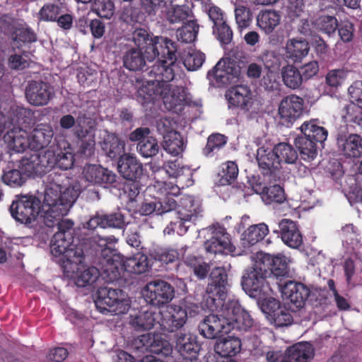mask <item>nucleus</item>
Returning <instances> with one entry per match:
<instances>
[{
	"label": "nucleus",
	"mask_w": 362,
	"mask_h": 362,
	"mask_svg": "<svg viewBox=\"0 0 362 362\" xmlns=\"http://www.w3.org/2000/svg\"><path fill=\"white\" fill-rule=\"evenodd\" d=\"M175 63L171 64L170 61L161 59L146 70V75L153 78L148 79L137 90V100L142 105L153 102L157 96L163 97L164 103H167L166 95L170 93L172 86L169 82L175 76Z\"/></svg>",
	"instance_id": "1"
},
{
	"label": "nucleus",
	"mask_w": 362,
	"mask_h": 362,
	"mask_svg": "<svg viewBox=\"0 0 362 362\" xmlns=\"http://www.w3.org/2000/svg\"><path fill=\"white\" fill-rule=\"evenodd\" d=\"M79 195L74 187H69L63 191L59 185H54L46 188L45 191L42 216L43 223L48 228L62 223V217L66 216ZM65 219H64V221Z\"/></svg>",
	"instance_id": "2"
},
{
	"label": "nucleus",
	"mask_w": 362,
	"mask_h": 362,
	"mask_svg": "<svg viewBox=\"0 0 362 362\" xmlns=\"http://www.w3.org/2000/svg\"><path fill=\"white\" fill-rule=\"evenodd\" d=\"M112 252L110 250H103V259L100 261L101 275L108 282L122 279L124 272L141 274L150 267L148 258L143 253L138 252L124 260L119 255Z\"/></svg>",
	"instance_id": "3"
},
{
	"label": "nucleus",
	"mask_w": 362,
	"mask_h": 362,
	"mask_svg": "<svg viewBox=\"0 0 362 362\" xmlns=\"http://www.w3.org/2000/svg\"><path fill=\"white\" fill-rule=\"evenodd\" d=\"M59 126L66 130L73 128V134L78 147L77 153L81 156L88 158L94 154L97 129L95 119L86 113H79L76 118L67 114L60 118Z\"/></svg>",
	"instance_id": "4"
},
{
	"label": "nucleus",
	"mask_w": 362,
	"mask_h": 362,
	"mask_svg": "<svg viewBox=\"0 0 362 362\" xmlns=\"http://www.w3.org/2000/svg\"><path fill=\"white\" fill-rule=\"evenodd\" d=\"M74 223L66 219L59 225V230L53 235L50 242V251L55 257H59L58 262L62 267L66 262L71 259L79 261L83 255L82 245L78 238L74 236Z\"/></svg>",
	"instance_id": "5"
},
{
	"label": "nucleus",
	"mask_w": 362,
	"mask_h": 362,
	"mask_svg": "<svg viewBox=\"0 0 362 362\" xmlns=\"http://www.w3.org/2000/svg\"><path fill=\"white\" fill-rule=\"evenodd\" d=\"M132 35L136 48L144 51L148 61L151 62L157 57V62H160L161 59L170 61L171 64L176 62L177 45L175 42L167 37H153L144 28H136Z\"/></svg>",
	"instance_id": "6"
},
{
	"label": "nucleus",
	"mask_w": 362,
	"mask_h": 362,
	"mask_svg": "<svg viewBox=\"0 0 362 362\" xmlns=\"http://www.w3.org/2000/svg\"><path fill=\"white\" fill-rule=\"evenodd\" d=\"M230 288L228 273L224 267H215L210 273L209 283L204 296V306L209 311L223 310Z\"/></svg>",
	"instance_id": "7"
},
{
	"label": "nucleus",
	"mask_w": 362,
	"mask_h": 362,
	"mask_svg": "<svg viewBox=\"0 0 362 362\" xmlns=\"http://www.w3.org/2000/svg\"><path fill=\"white\" fill-rule=\"evenodd\" d=\"M268 277V271L263 269L258 260L253 267L247 268L243 272L241 278L242 288L251 298H264L272 292L269 283L267 280Z\"/></svg>",
	"instance_id": "8"
},
{
	"label": "nucleus",
	"mask_w": 362,
	"mask_h": 362,
	"mask_svg": "<svg viewBox=\"0 0 362 362\" xmlns=\"http://www.w3.org/2000/svg\"><path fill=\"white\" fill-rule=\"evenodd\" d=\"M122 296L123 292L120 289L100 287L97 291L94 303L97 310L102 314H122L127 313L129 307Z\"/></svg>",
	"instance_id": "9"
},
{
	"label": "nucleus",
	"mask_w": 362,
	"mask_h": 362,
	"mask_svg": "<svg viewBox=\"0 0 362 362\" xmlns=\"http://www.w3.org/2000/svg\"><path fill=\"white\" fill-rule=\"evenodd\" d=\"M84 259L85 256L83 252L79 261L72 259L71 262H66L62 267L64 272L74 279L78 287H86L93 284L100 275L99 269L96 267H86L84 264Z\"/></svg>",
	"instance_id": "10"
},
{
	"label": "nucleus",
	"mask_w": 362,
	"mask_h": 362,
	"mask_svg": "<svg viewBox=\"0 0 362 362\" xmlns=\"http://www.w3.org/2000/svg\"><path fill=\"white\" fill-rule=\"evenodd\" d=\"M40 201L35 196H22L13 201L10 206L11 216L18 222L31 223L39 214Z\"/></svg>",
	"instance_id": "11"
},
{
	"label": "nucleus",
	"mask_w": 362,
	"mask_h": 362,
	"mask_svg": "<svg viewBox=\"0 0 362 362\" xmlns=\"http://www.w3.org/2000/svg\"><path fill=\"white\" fill-rule=\"evenodd\" d=\"M52 154L44 151L41 153H33L23 156L18 162V167L25 176H41L46 173L48 165H52Z\"/></svg>",
	"instance_id": "12"
},
{
	"label": "nucleus",
	"mask_w": 362,
	"mask_h": 362,
	"mask_svg": "<svg viewBox=\"0 0 362 362\" xmlns=\"http://www.w3.org/2000/svg\"><path fill=\"white\" fill-rule=\"evenodd\" d=\"M240 74V67L238 63L227 58L220 60L211 70L207 73L209 80H214L217 86H226L238 78Z\"/></svg>",
	"instance_id": "13"
},
{
	"label": "nucleus",
	"mask_w": 362,
	"mask_h": 362,
	"mask_svg": "<svg viewBox=\"0 0 362 362\" xmlns=\"http://www.w3.org/2000/svg\"><path fill=\"white\" fill-rule=\"evenodd\" d=\"M144 296L148 303L160 306L173 300L175 296V290L169 283L165 281H153L146 286Z\"/></svg>",
	"instance_id": "14"
},
{
	"label": "nucleus",
	"mask_w": 362,
	"mask_h": 362,
	"mask_svg": "<svg viewBox=\"0 0 362 362\" xmlns=\"http://www.w3.org/2000/svg\"><path fill=\"white\" fill-rule=\"evenodd\" d=\"M158 323L163 332H174L180 329L186 323L187 313L180 305H168L159 312Z\"/></svg>",
	"instance_id": "15"
},
{
	"label": "nucleus",
	"mask_w": 362,
	"mask_h": 362,
	"mask_svg": "<svg viewBox=\"0 0 362 362\" xmlns=\"http://www.w3.org/2000/svg\"><path fill=\"white\" fill-rule=\"evenodd\" d=\"M46 152L52 154L53 163L48 165V169L57 167L62 170L71 169L74 164V154L69 142L62 137H56L52 149H47Z\"/></svg>",
	"instance_id": "16"
},
{
	"label": "nucleus",
	"mask_w": 362,
	"mask_h": 362,
	"mask_svg": "<svg viewBox=\"0 0 362 362\" xmlns=\"http://www.w3.org/2000/svg\"><path fill=\"white\" fill-rule=\"evenodd\" d=\"M25 96L33 106L47 105L54 96V88L47 82L42 81H30L25 90Z\"/></svg>",
	"instance_id": "17"
},
{
	"label": "nucleus",
	"mask_w": 362,
	"mask_h": 362,
	"mask_svg": "<svg viewBox=\"0 0 362 362\" xmlns=\"http://www.w3.org/2000/svg\"><path fill=\"white\" fill-rule=\"evenodd\" d=\"M232 324L222 315H209L199 324L198 329L201 335L206 339H216L231 330Z\"/></svg>",
	"instance_id": "18"
},
{
	"label": "nucleus",
	"mask_w": 362,
	"mask_h": 362,
	"mask_svg": "<svg viewBox=\"0 0 362 362\" xmlns=\"http://www.w3.org/2000/svg\"><path fill=\"white\" fill-rule=\"evenodd\" d=\"M304 111V100L302 98L291 94L284 98L279 106V114L282 123L289 126L300 118Z\"/></svg>",
	"instance_id": "19"
},
{
	"label": "nucleus",
	"mask_w": 362,
	"mask_h": 362,
	"mask_svg": "<svg viewBox=\"0 0 362 362\" xmlns=\"http://www.w3.org/2000/svg\"><path fill=\"white\" fill-rule=\"evenodd\" d=\"M259 264L263 269L268 271V275L275 276L277 279L289 276L288 260L282 254L272 255L268 253H260L258 257Z\"/></svg>",
	"instance_id": "20"
},
{
	"label": "nucleus",
	"mask_w": 362,
	"mask_h": 362,
	"mask_svg": "<svg viewBox=\"0 0 362 362\" xmlns=\"http://www.w3.org/2000/svg\"><path fill=\"white\" fill-rule=\"evenodd\" d=\"M13 27L12 23L7 22L5 18H0V29L4 33L11 32V45L13 49H19L23 46L35 42L37 40V34L31 28H18L12 31Z\"/></svg>",
	"instance_id": "21"
},
{
	"label": "nucleus",
	"mask_w": 362,
	"mask_h": 362,
	"mask_svg": "<svg viewBox=\"0 0 362 362\" xmlns=\"http://www.w3.org/2000/svg\"><path fill=\"white\" fill-rule=\"evenodd\" d=\"M230 235L223 227L218 226L212 232V236L204 243L206 252L234 255L235 247L230 243Z\"/></svg>",
	"instance_id": "22"
},
{
	"label": "nucleus",
	"mask_w": 362,
	"mask_h": 362,
	"mask_svg": "<svg viewBox=\"0 0 362 362\" xmlns=\"http://www.w3.org/2000/svg\"><path fill=\"white\" fill-rule=\"evenodd\" d=\"M279 285L283 297L290 300L296 309L304 306L310 293V289L305 284L289 280Z\"/></svg>",
	"instance_id": "23"
},
{
	"label": "nucleus",
	"mask_w": 362,
	"mask_h": 362,
	"mask_svg": "<svg viewBox=\"0 0 362 362\" xmlns=\"http://www.w3.org/2000/svg\"><path fill=\"white\" fill-rule=\"evenodd\" d=\"M223 310L226 311L227 320L232 324L231 329L247 331L252 327L254 320L251 315L237 301H230Z\"/></svg>",
	"instance_id": "24"
},
{
	"label": "nucleus",
	"mask_w": 362,
	"mask_h": 362,
	"mask_svg": "<svg viewBox=\"0 0 362 362\" xmlns=\"http://www.w3.org/2000/svg\"><path fill=\"white\" fill-rule=\"evenodd\" d=\"M226 98L230 108L238 107L247 112L250 110L253 103L252 91L246 85L231 87L226 91Z\"/></svg>",
	"instance_id": "25"
},
{
	"label": "nucleus",
	"mask_w": 362,
	"mask_h": 362,
	"mask_svg": "<svg viewBox=\"0 0 362 362\" xmlns=\"http://www.w3.org/2000/svg\"><path fill=\"white\" fill-rule=\"evenodd\" d=\"M175 349L185 362H193L197 359L201 345L198 343L196 336L189 333H180L176 337Z\"/></svg>",
	"instance_id": "26"
},
{
	"label": "nucleus",
	"mask_w": 362,
	"mask_h": 362,
	"mask_svg": "<svg viewBox=\"0 0 362 362\" xmlns=\"http://www.w3.org/2000/svg\"><path fill=\"white\" fill-rule=\"evenodd\" d=\"M134 349L139 351L150 350L157 354L169 356L172 352V348L166 340L158 341V343L149 334H144L134 339L132 343Z\"/></svg>",
	"instance_id": "27"
},
{
	"label": "nucleus",
	"mask_w": 362,
	"mask_h": 362,
	"mask_svg": "<svg viewBox=\"0 0 362 362\" xmlns=\"http://www.w3.org/2000/svg\"><path fill=\"white\" fill-rule=\"evenodd\" d=\"M117 168L119 174L130 181L139 180L144 174L143 164L130 154H123L118 160Z\"/></svg>",
	"instance_id": "28"
},
{
	"label": "nucleus",
	"mask_w": 362,
	"mask_h": 362,
	"mask_svg": "<svg viewBox=\"0 0 362 362\" xmlns=\"http://www.w3.org/2000/svg\"><path fill=\"white\" fill-rule=\"evenodd\" d=\"M282 241L291 248H298L303 244V236L296 222L284 218L279 223Z\"/></svg>",
	"instance_id": "29"
},
{
	"label": "nucleus",
	"mask_w": 362,
	"mask_h": 362,
	"mask_svg": "<svg viewBox=\"0 0 362 362\" xmlns=\"http://www.w3.org/2000/svg\"><path fill=\"white\" fill-rule=\"evenodd\" d=\"M4 141L11 151L16 153L24 152L31 148V137L29 133L21 128H13L4 135Z\"/></svg>",
	"instance_id": "30"
},
{
	"label": "nucleus",
	"mask_w": 362,
	"mask_h": 362,
	"mask_svg": "<svg viewBox=\"0 0 362 362\" xmlns=\"http://www.w3.org/2000/svg\"><path fill=\"white\" fill-rule=\"evenodd\" d=\"M54 136L53 128L49 124L40 123L33 129L31 137V149L39 151L47 147Z\"/></svg>",
	"instance_id": "31"
},
{
	"label": "nucleus",
	"mask_w": 362,
	"mask_h": 362,
	"mask_svg": "<svg viewBox=\"0 0 362 362\" xmlns=\"http://www.w3.org/2000/svg\"><path fill=\"white\" fill-rule=\"evenodd\" d=\"M257 161L264 175L275 174L276 172L281 168L280 161L274 149H258Z\"/></svg>",
	"instance_id": "32"
},
{
	"label": "nucleus",
	"mask_w": 362,
	"mask_h": 362,
	"mask_svg": "<svg viewBox=\"0 0 362 362\" xmlns=\"http://www.w3.org/2000/svg\"><path fill=\"white\" fill-rule=\"evenodd\" d=\"M202 211L201 204L194 199V197L185 194L180 199L178 218L196 220Z\"/></svg>",
	"instance_id": "33"
},
{
	"label": "nucleus",
	"mask_w": 362,
	"mask_h": 362,
	"mask_svg": "<svg viewBox=\"0 0 362 362\" xmlns=\"http://www.w3.org/2000/svg\"><path fill=\"white\" fill-rule=\"evenodd\" d=\"M257 194H260L262 200L267 204L272 203L281 204L286 200V194L283 187L279 185H273L262 187L261 184L252 186Z\"/></svg>",
	"instance_id": "34"
},
{
	"label": "nucleus",
	"mask_w": 362,
	"mask_h": 362,
	"mask_svg": "<svg viewBox=\"0 0 362 362\" xmlns=\"http://www.w3.org/2000/svg\"><path fill=\"white\" fill-rule=\"evenodd\" d=\"M124 66L130 71H141L146 66L147 58L144 50L132 47L128 49L124 54Z\"/></svg>",
	"instance_id": "35"
},
{
	"label": "nucleus",
	"mask_w": 362,
	"mask_h": 362,
	"mask_svg": "<svg viewBox=\"0 0 362 362\" xmlns=\"http://www.w3.org/2000/svg\"><path fill=\"white\" fill-rule=\"evenodd\" d=\"M102 150L111 159H119L124 153V143L116 134L106 136L102 143Z\"/></svg>",
	"instance_id": "36"
},
{
	"label": "nucleus",
	"mask_w": 362,
	"mask_h": 362,
	"mask_svg": "<svg viewBox=\"0 0 362 362\" xmlns=\"http://www.w3.org/2000/svg\"><path fill=\"white\" fill-rule=\"evenodd\" d=\"M280 21L281 16L274 10L262 11L257 17L258 27L267 34L272 33Z\"/></svg>",
	"instance_id": "37"
},
{
	"label": "nucleus",
	"mask_w": 362,
	"mask_h": 362,
	"mask_svg": "<svg viewBox=\"0 0 362 362\" xmlns=\"http://www.w3.org/2000/svg\"><path fill=\"white\" fill-rule=\"evenodd\" d=\"M291 362H308L314 356L313 346L308 342L296 344L287 349Z\"/></svg>",
	"instance_id": "38"
},
{
	"label": "nucleus",
	"mask_w": 362,
	"mask_h": 362,
	"mask_svg": "<svg viewBox=\"0 0 362 362\" xmlns=\"http://www.w3.org/2000/svg\"><path fill=\"white\" fill-rule=\"evenodd\" d=\"M309 49V44L305 40L292 39L286 45V57L293 62H300L308 54Z\"/></svg>",
	"instance_id": "39"
},
{
	"label": "nucleus",
	"mask_w": 362,
	"mask_h": 362,
	"mask_svg": "<svg viewBox=\"0 0 362 362\" xmlns=\"http://www.w3.org/2000/svg\"><path fill=\"white\" fill-rule=\"evenodd\" d=\"M241 349V341L237 337H228L223 340L217 341L214 351L221 357H232L240 352Z\"/></svg>",
	"instance_id": "40"
},
{
	"label": "nucleus",
	"mask_w": 362,
	"mask_h": 362,
	"mask_svg": "<svg viewBox=\"0 0 362 362\" xmlns=\"http://www.w3.org/2000/svg\"><path fill=\"white\" fill-rule=\"evenodd\" d=\"M294 144L303 160L310 161L316 157L317 142L311 138L303 134L296 138Z\"/></svg>",
	"instance_id": "41"
},
{
	"label": "nucleus",
	"mask_w": 362,
	"mask_h": 362,
	"mask_svg": "<svg viewBox=\"0 0 362 362\" xmlns=\"http://www.w3.org/2000/svg\"><path fill=\"white\" fill-rule=\"evenodd\" d=\"M193 15L192 9L186 4H170L166 11V18L171 24L185 23Z\"/></svg>",
	"instance_id": "42"
},
{
	"label": "nucleus",
	"mask_w": 362,
	"mask_h": 362,
	"mask_svg": "<svg viewBox=\"0 0 362 362\" xmlns=\"http://www.w3.org/2000/svg\"><path fill=\"white\" fill-rule=\"evenodd\" d=\"M342 118L347 126L362 131V107L351 103L344 107Z\"/></svg>",
	"instance_id": "43"
},
{
	"label": "nucleus",
	"mask_w": 362,
	"mask_h": 362,
	"mask_svg": "<svg viewBox=\"0 0 362 362\" xmlns=\"http://www.w3.org/2000/svg\"><path fill=\"white\" fill-rule=\"evenodd\" d=\"M300 131L303 134L320 144H322L328 135L327 130L319 126L315 120L303 122L300 127Z\"/></svg>",
	"instance_id": "44"
},
{
	"label": "nucleus",
	"mask_w": 362,
	"mask_h": 362,
	"mask_svg": "<svg viewBox=\"0 0 362 362\" xmlns=\"http://www.w3.org/2000/svg\"><path fill=\"white\" fill-rule=\"evenodd\" d=\"M154 313L149 311L139 312L136 315H131L129 324L137 332L146 331L155 325Z\"/></svg>",
	"instance_id": "45"
},
{
	"label": "nucleus",
	"mask_w": 362,
	"mask_h": 362,
	"mask_svg": "<svg viewBox=\"0 0 362 362\" xmlns=\"http://www.w3.org/2000/svg\"><path fill=\"white\" fill-rule=\"evenodd\" d=\"M281 76L285 86L293 90L299 88L304 81L300 70L293 65L284 66Z\"/></svg>",
	"instance_id": "46"
},
{
	"label": "nucleus",
	"mask_w": 362,
	"mask_h": 362,
	"mask_svg": "<svg viewBox=\"0 0 362 362\" xmlns=\"http://www.w3.org/2000/svg\"><path fill=\"white\" fill-rule=\"evenodd\" d=\"M238 175V168L237 164L233 161H227L220 166L218 173V185L225 186L233 183L237 179Z\"/></svg>",
	"instance_id": "47"
},
{
	"label": "nucleus",
	"mask_w": 362,
	"mask_h": 362,
	"mask_svg": "<svg viewBox=\"0 0 362 362\" xmlns=\"http://www.w3.org/2000/svg\"><path fill=\"white\" fill-rule=\"evenodd\" d=\"M63 9L60 1L47 2L38 11L37 19L44 22H55Z\"/></svg>",
	"instance_id": "48"
},
{
	"label": "nucleus",
	"mask_w": 362,
	"mask_h": 362,
	"mask_svg": "<svg viewBox=\"0 0 362 362\" xmlns=\"http://www.w3.org/2000/svg\"><path fill=\"white\" fill-rule=\"evenodd\" d=\"M227 143V137L219 133H214L209 136L205 147L202 149V154L206 157H213Z\"/></svg>",
	"instance_id": "49"
},
{
	"label": "nucleus",
	"mask_w": 362,
	"mask_h": 362,
	"mask_svg": "<svg viewBox=\"0 0 362 362\" xmlns=\"http://www.w3.org/2000/svg\"><path fill=\"white\" fill-rule=\"evenodd\" d=\"M183 139L181 134L177 131L170 132L163 137L164 150L173 156H178L183 151Z\"/></svg>",
	"instance_id": "50"
},
{
	"label": "nucleus",
	"mask_w": 362,
	"mask_h": 362,
	"mask_svg": "<svg viewBox=\"0 0 362 362\" xmlns=\"http://www.w3.org/2000/svg\"><path fill=\"white\" fill-rule=\"evenodd\" d=\"M199 28V25L196 20L187 21L183 23L182 28L177 30V40L185 43L193 42L197 38Z\"/></svg>",
	"instance_id": "51"
},
{
	"label": "nucleus",
	"mask_w": 362,
	"mask_h": 362,
	"mask_svg": "<svg viewBox=\"0 0 362 362\" xmlns=\"http://www.w3.org/2000/svg\"><path fill=\"white\" fill-rule=\"evenodd\" d=\"M269 228L267 225L264 223L250 226L245 231L244 240L248 245H254L258 242L262 240L268 234Z\"/></svg>",
	"instance_id": "52"
},
{
	"label": "nucleus",
	"mask_w": 362,
	"mask_h": 362,
	"mask_svg": "<svg viewBox=\"0 0 362 362\" xmlns=\"http://www.w3.org/2000/svg\"><path fill=\"white\" fill-rule=\"evenodd\" d=\"M273 149L276 156H278L280 164L283 162L292 164L294 163L298 158L296 151L288 144L279 143L276 145Z\"/></svg>",
	"instance_id": "53"
},
{
	"label": "nucleus",
	"mask_w": 362,
	"mask_h": 362,
	"mask_svg": "<svg viewBox=\"0 0 362 362\" xmlns=\"http://www.w3.org/2000/svg\"><path fill=\"white\" fill-rule=\"evenodd\" d=\"M2 182L11 187H21L26 182V176L21 170L7 167L1 175Z\"/></svg>",
	"instance_id": "54"
},
{
	"label": "nucleus",
	"mask_w": 362,
	"mask_h": 362,
	"mask_svg": "<svg viewBox=\"0 0 362 362\" xmlns=\"http://www.w3.org/2000/svg\"><path fill=\"white\" fill-rule=\"evenodd\" d=\"M150 255L156 261L169 264L178 259L180 254L176 249L158 247L151 250Z\"/></svg>",
	"instance_id": "55"
},
{
	"label": "nucleus",
	"mask_w": 362,
	"mask_h": 362,
	"mask_svg": "<svg viewBox=\"0 0 362 362\" xmlns=\"http://www.w3.org/2000/svg\"><path fill=\"white\" fill-rule=\"evenodd\" d=\"M136 149L142 157L151 158L158 153L160 147L156 139L148 136L137 144Z\"/></svg>",
	"instance_id": "56"
},
{
	"label": "nucleus",
	"mask_w": 362,
	"mask_h": 362,
	"mask_svg": "<svg viewBox=\"0 0 362 362\" xmlns=\"http://www.w3.org/2000/svg\"><path fill=\"white\" fill-rule=\"evenodd\" d=\"M315 25L322 33L332 36L335 34L339 22L336 17L332 16H321L315 21Z\"/></svg>",
	"instance_id": "57"
},
{
	"label": "nucleus",
	"mask_w": 362,
	"mask_h": 362,
	"mask_svg": "<svg viewBox=\"0 0 362 362\" xmlns=\"http://www.w3.org/2000/svg\"><path fill=\"white\" fill-rule=\"evenodd\" d=\"M92 10L102 18L110 19L115 13L112 0H93Z\"/></svg>",
	"instance_id": "58"
},
{
	"label": "nucleus",
	"mask_w": 362,
	"mask_h": 362,
	"mask_svg": "<svg viewBox=\"0 0 362 362\" xmlns=\"http://www.w3.org/2000/svg\"><path fill=\"white\" fill-rule=\"evenodd\" d=\"M282 57L272 51H266L262 56V61L271 73L277 72L281 66Z\"/></svg>",
	"instance_id": "59"
},
{
	"label": "nucleus",
	"mask_w": 362,
	"mask_h": 362,
	"mask_svg": "<svg viewBox=\"0 0 362 362\" xmlns=\"http://www.w3.org/2000/svg\"><path fill=\"white\" fill-rule=\"evenodd\" d=\"M213 33L222 45H228L233 40V31L226 21L213 27Z\"/></svg>",
	"instance_id": "60"
},
{
	"label": "nucleus",
	"mask_w": 362,
	"mask_h": 362,
	"mask_svg": "<svg viewBox=\"0 0 362 362\" xmlns=\"http://www.w3.org/2000/svg\"><path fill=\"white\" fill-rule=\"evenodd\" d=\"M235 17L236 23L240 28H247L252 21V13L250 9L242 5L235 6Z\"/></svg>",
	"instance_id": "61"
},
{
	"label": "nucleus",
	"mask_w": 362,
	"mask_h": 362,
	"mask_svg": "<svg viewBox=\"0 0 362 362\" xmlns=\"http://www.w3.org/2000/svg\"><path fill=\"white\" fill-rule=\"evenodd\" d=\"M205 61V55L200 52L188 53L184 58L183 64L189 71H195L200 68Z\"/></svg>",
	"instance_id": "62"
},
{
	"label": "nucleus",
	"mask_w": 362,
	"mask_h": 362,
	"mask_svg": "<svg viewBox=\"0 0 362 362\" xmlns=\"http://www.w3.org/2000/svg\"><path fill=\"white\" fill-rule=\"evenodd\" d=\"M120 18L127 24H134L142 21L144 14L139 8L129 6L124 8Z\"/></svg>",
	"instance_id": "63"
},
{
	"label": "nucleus",
	"mask_w": 362,
	"mask_h": 362,
	"mask_svg": "<svg viewBox=\"0 0 362 362\" xmlns=\"http://www.w3.org/2000/svg\"><path fill=\"white\" fill-rule=\"evenodd\" d=\"M187 89L182 86H176L170 95V98H168V102L170 103L169 108L170 110L175 108L177 105H183L187 103Z\"/></svg>",
	"instance_id": "64"
}]
</instances>
